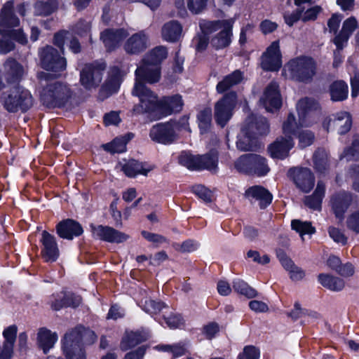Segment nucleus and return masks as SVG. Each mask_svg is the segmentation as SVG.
<instances>
[{"mask_svg": "<svg viewBox=\"0 0 359 359\" xmlns=\"http://www.w3.org/2000/svg\"><path fill=\"white\" fill-rule=\"evenodd\" d=\"M319 109L318 102L312 98L305 97L297 102L299 122H296L293 114L288 115L283 125V131L285 137L278 138L269 147V151L272 158L283 159L288 156L289 151L294 146L291 135H294L300 128L311 126L313 123V114Z\"/></svg>", "mask_w": 359, "mask_h": 359, "instance_id": "nucleus-1", "label": "nucleus"}, {"mask_svg": "<svg viewBox=\"0 0 359 359\" xmlns=\"http://www.w3.org/2000/svg\"><path fill=\"white\" fill-rule=\"evenodd\" d=\"M13 1H8L3 6L0 13V53L6 54L14 48L13 43L8 37L15 39L18 42L25 44L27 43L26 35L19 29H13L18 27L20 21L13 12Z\"/></svg>", "mask_w": 359, "mask_h": 359, "instance_id": "nucleus-2", "label": "nucleus"}, {"mask_svg": "<svg viewBox=\"0 0 359 359\" xmlns=\"http://www.w3.org/2000/svg\"><path fill=\"white\" fill-rule=\"evenodd\" d=\"M50 73L41 72L38 74V79L41 87V100L44 105L48 107H60L70 97V90L66 84L50 81Z\"/></svg>", "mask_w": 359, "mask_h": 359, "instance_id": "nucleus-3", "label": "nucleus"}, {"mask_svg": "<svg viewBox=\"0 0 359 359\" xmlns=\"http://www.w3.org/2000/svg\"><path fill=\"white\" fill-rule=\"evenodd\" d=\"M145 82L147 81L144 79L137 77L135 79L132 94L138 97L140 103L134 106L133 113L136 115L148 114L158 119L161 112L160 100L145 86Z\"/></svg>", "mask_w": 359, "mask_h": 359, "instance_id": "nucleus-4", "label": "nucleus"}, {"mask_svg": "<svg viewBox=\"0 0 359 359\" xmlns=\"http://www.w3.org/2000/svg\"><path fill=\"white\" fill-rule=\"evenodd\" d=\"M167 55V50L163 46L154 48L142 60L135 71V76L149 83L158 82L161 78L160 64L166 58Z\"/></svg>", "mask_w": 359, "mask_h": 359, "instance_id": "nucleus-5", "label": "nucleus"}, {"mask_svg": "<svg viewBox=\"0 0 359 359\" xmlns=\"http://www.w3.org/2000/svg\"><path fill=\"white\" fill-rule=\"evenodd\" d=\"M234 20H220L215 21L203 20L200 22V27L205 35L219 31L210 41L211 46L215 49H222L229 46L231 42L232 27Z\"/></svg>", "mask_w": 359, "mask_h": 359, "instance_id": "nucleus-6", "label": "nucleus"}, {"mask_svg": "<svg viewBox=\"0 0 359 359\" xmlns=\"http://www.w3.org/2000/svg\"><path fill=\"white\" fill-rule=\"evenodd\" d=\"M269 129V124L265 118L254 115L249 116L246 121V126L242 129L243 135L241 136L236 142L238 149L243 151L253 150V140L267 134Z\"/></svg>", "mask_w": 359, "mask_h": 359, "instance_id": "nucleus-7", "label": "nucleus"}, {"mask_svg": "<svg viewBox=\"0 0 359 359\" xmlns=\"http://www.w3.org/2000/svg\"><path fill=\"white\" fill-rule=\"evenodd\" d=\"M316 65L309 57H298L290 60L284 67L283 74L299 81H309L316 74Z\"/></svg>", "mask_w": 359, "mask_h": 359, "instance_id": "nucleus-8", "label": "nucleus"}, {"mask_svg": "<svg viewBox=\"0 0 359 359\" xmlns=\"http://www.w3.org/2000/svg\"><path fill=\"white\" fill-rule=\"evenodd\" d=\"M4 107L11 112L19 110L27 111L33 104V98L31 93L24 88L17 86L12 88L7 95L5 93L2 97Z\"/></svg>", "mask_w": 359, "mask_h": 359, "instance_id": "nucleus-9", "label": "nucleus"}, {"mask_svg": "<svg viewBox=\"0 0 359 359\" xmlns=\"http://www.w3.org/2000/svg\"><path fill=\"white\" fill-rule=\"evenodd\" d=\"M106 65L103 62L87 64L80 73V82L86 90H91L97 88L102 80Z\"/></svg>", "mask_w": 359, "mask_h": 359, "instance_id": "nucleus-10", "label": "nucleus"}, {"mask_svg": "<svg viewBox=\"0 0 359 359\" xmlns=\"http://www.w3.org/2000/svg\"><path fill=\"white\" fill-rule=\"evenodd\" d=\"M179 130L180 126L176 122L158 123L151 128L149 136L154 142L164 144H171L177 139V130Z\"/></svg>", "mask_w": 359, "mask_h": 359, "instance_id": "nucleus-11", "label": "nucleus"}, {"mask_svg": "<svg viewBox=\"0 0 359 359\" xmlns=\"http://www.w3.org/2000/svg\"><path fill=\"white\" fill-rule=\"evenodd\" d=\"M236 104V94L231 92L226 94L215 105V119L218 125L224 127L232 116L233 109Z\"/></svg>", "mask_w": 359, "mask_h": 359, "instance_id": "nucleus-12", "label": "nucleus"}, {"mask_svg": "<svg viewBox=\"0 0 359 359\" xmlns=\"http://www.w3.org/2000/svg\"><path fill=\"white\" fill-rule=\"evenodd\" d=\"M41 64L42 67L54 73H57L66 69V60L59 55L57 51L51 46H46L40 52Z\"/></svg>", "mask_w": 359, "mask_h": 359, "instance_id": "nucleus-13", "label": "nucleus"}, {"mask_svg": "<svg viewBox=\"0 0 359 359\" xmlns=\"http://www.w3.org/2000/svg\"><path fill=\"white\" fill-rule=\"evenodd\" d=\"M63 352L67 359H86V352L81 344V333L71 331L64 338Z\"/></svg>", "mask_w": 359, "mask_h": 359, "instance_id": "nucleus-14", "label": "nucleus"}, {"mask_svg": "<svg viewBox=\"0 0 359 359\" xmlns=\"http://www.w3.org/2000/svg\"><path fill=\"white\" fill-rule=\"evenodd\" d=\"M296 186L302 191L308 193L314 186L315 178L311 170L307 168H294L289 170Z\"/></svg>", "mask_w": 359, "mask_h": 359, "instance_id": "nucleus-15", "label": "nucleus"}, {"mask_svg": "<svg viewBox=\"0 0 359 359\" xmlns=\"http://www.w3.org/2000/svg\"><path fill=\"white\" fill-rule=\"evenodd\" d=\"M262 67L267 71H278L281 65V54L279 42L273 41L262 57Z\"/></svg>", "mask_w": 359, "mask_h": 359, "instance_id": "nucleus-16", "label": "nucleus"}, {"mask_svg": "<svg viewBox=\"0 0 359 359\" xmlns=\"http://www.w3.org/2000/svg\"><path fill=\"white\" fill-rule=\"evenodd\" d=\"M260 102L268 111H273L281 107V95L276 82H271L266 86L260 98Z\"/></svg>", "mask_w": 359, "mask_h": 359, "instance_id": "nucleus-17", "label": "nucleus"}, {"mask_svg": "<svg viewBox=\"0 0 359 359\" xmlns=\"http://www.w3.org/2000/svg\"><path fill=\"white\" fill-rule=\"evenodd\" d=\"M40 241L42 245L41 254L43 259L46 262H55L60 255L55 238L47 231H43Z\"/></svg>", "mask_w": 359, "mask_h": 359, "instance_id": "nucleus-18", "label": "nucleus"}, {"mask_svg": "<svg viewBox=\"0 0 359 359\" xmlns=\"http://www.w3.org/2000/svg\"><path fill=\"white\" fill-rule=\"evenodd\" d=\"M93 236L100 240L110 243H121L126 241L129 236L109 226L99 225L92 226Z\"/></svg>", "mask_w": 359, "mask_h": 359, "instance_id": "nucleus-19", "label": "nucleus"}, {"mask_svg": "<svg viewBox=\"0 0 359 359\" xmlns=\"http://www.w3.org/2000/svg\"><path fill=\"white\" fill-rule=\"evenodd\" d=\"M160 105L161 112L158 119L174 112H180L182 109L184 102L181 95H175L170 97H164L161 99Z\"/></svg>", "mask_w": 359, "mask_h": 359, "instance_id": "nucleus-20", "label": "nucleus"}, {"mask_svg": "<svg viewBox=\"0 0 359 359\" xmlns=\"http://www.w3.org/2000/svg\"><path fill=\"white\" fill-rule=\"evenodd\" d=\"M56 229L60 237L68 240H72L74 236H79L83 233L81 226L70 219L60 222L57 225Z\"/></svg>", "mask_w": 359, "mask_h": 359, "instance_id": "nucleus-21", "label": "nucleus"}, {"mask_svg": "<svg viewBox=\"0 0 359 359\" xmlns=\"http://www.w3.org/2000/svg\"><path fill=\"white\" fill-rule=\"evenodd\" d=\"M352 202L351 195L346 192H340L331 199L332 208L336 217L342 221L344 215Z\"/></svg>", "mask_w": 359, "mask_h": 359, "instance_id": "nucleus-22", "label": "nucleus"}, {"mask_svg": "<svg viewBox=\"0 0 359 359\" xmlns=\"http://www.w3.org/2000/svg\"><path fill=\"white\" fill-rule=\"evenodd\" d=\"M260 156L255 154H248L241 156L234 163L235 168L240 172L249 174L250 171L255 170L259 173L264 172V167L257 168L252 165V163H262Z\"/></svg>", "mask_w": 359, "mask_h": 359, "instance_id": "nucleus-23", "label": "nucleus"}, {"mask_svg": "<svg viewBox=\"0 0 359 359\" xmlns=\"http://www.w3.org/2000/svg\"><path fill=\"white\" fill-rule=\"evenodd\" d=\"M358 27V21L354 17L346 19L341 32L335 36L334 43L339 49H343L352 33Z\"/></svg>", "mask_w": 359, "mask_h": 359, "instance_id": "nucleus-24", "label": "nucleus"}, {"mask_svg": "<svg viewBox=\"0 0 359 359\" xmlns=\"http://www.w3.org/2000/svg\"><path fill=\"white\" fill-rule=\"evenodd\" d=\"M119 165L121 170L129 177H133L137 175H147L152 170L151 166L146 165L144 163L133 159L120 162Z\"/></svg>", "mask_w": 359, "mask_h": 359, "instance_id": "nucleus-25", "label": "nucleus"}, {"mask_svg": "<svg viewBox=\"0 0 359 359\" xmlns=\"http://www.w3.org/2000/svg\"><path fill=\"white\" fill-rule=\"evenodd\" d=\"M128 33L123 29H106L101 33L100 39L106 48L111 50L118 46L127 36Z\"/></svg>", "mask_w": 359, "mask_h": 359, "instance_id": "nucleus-26", "label": "nucleus"}, {"mask_svg": "<svg viewBox=\"0 0 359 359\" xmlns=\"http://www.w3.org/2000/svg\"><path fill=\"white\" fill-rule=\"evenodd\" d=\"M148 45V36L143 32L132 35L125 44V50L129 53H138L143 51Z\"/></svg>", "mask_w": 359, "mask_h": 359, "instance_id": "nucleus-27", "label": "nucleus"}, {"mask_svg": "<svg viewBox=\"0 0 359 359\" xmlns=\"http://www.w3.org/2000/svg\"><path fill=\"white\" fill-rule=\"evenodd\" d=\"M126 72L121 71L118 67H114L110 69L109 75L102 86V89L111 94L117 91L120 86L121 78Z\"/></svg>", "mask_w": 359, "mask_h": 359, "instance_id": "nucleus-28", "label": "nucleus"}, {"mask_svg": "<svg viewBox=\"0 0 359 359\" xmlns=\"http://www.w3.org/2000/svg\"><path fill=\"white\" fill-rule=\"evenodd\" d=\"M329 125L337 130L339 134H345L351 129L352 125L351 117L348 112H339L333 119L329 121Z\"/></svg>", "mask_w": 359, "mask_h": 359, "instance_id": "nucleus-29", "label": "nucleus"}, {"mask_svg": "<svg viewBox=\"0 0 359 359\" xmlns=\"http://www.w3.org/2000/svg\"><path fill=\"white\" fill-rule=\"evenodd\" d=\"M57 340V335L55 332L46 328H41L37 334V344L46 353L53 347Z\"/></svg>", "mask_w": 359, "mask_h": 359, "instance_id": "nucleus-30", "label": "nucleus"}, {"mask_svg": "<svg viewBox=\"0 0 359 359\" xmlns=\"http://www.w3.org/2000/svg\"><path fill=\"white\" fill-rule=\"evenodd\" d=\"M245 194L259 201L261 208H264L269 205L273 198L271 194L268 190L259 186L249 188L245 191Z\"/></svg>", "mask_w": 359, "mask_h": 359, "instance_id": "nucleus-31", "label": "nucleus"}, {"mask_svg": "<svg viewBox=\"0 0 359 359\" xmlns=\"http://www.w3.org/2000/svg\"><path fill=\"white\" fill-rule=\"evenodd\" d=\"M182 27L177 21L172 20L165 23L161 29L162 37L167 41H176L182 36Z\"/></svg>", "mask_w": 359, "mask_h": 359, "instance_id": "nucleus-32", "label": "nucleus"}, {"mask_svg": "<svg viewBox=\"0 0 359 359\" xmlns=\"http://www.w3.org/2000/svg\"><path fill=\"white\" fill-rule=\"evenodd\" d=\"M6 79L8 82L15 83L18 81L23 76L25 71L23 67L13 59H8L4 64Z\"/></svg>", "mask_w": 359, "mask_h": 359, "instance_id": "nucleus-33", "label": "nucleus"}, {"mask_svg": "<svg viewBox=\"0 0 359 359\" xmlns=\"http://www.w3.org/2000/svg\"><path fill=\"white\" fill-rule=\"evenodd\" d=\"M325 192V184L322 181H318L313 194L305 198V205L313 210H320Z\"/></svg>", "mask_w": 359, "mask_h": 359, "instance_id": "nucleus-34", "label": "nucleus"}, {"mask_svg": "<svg viewBox=\"0 0 359 359\" xmlns=\"http://www.w3.org/2000/svg\"><path fill=\"white\" fill-rule=\"evenodd\" d=\"M243 79V73L239 70H236L231 74L225 76L217 85V91L219 93H223L231 87L240 83Z\"/></svg>", "mask_w": 359, "mask_h": 359, "instance_id": "nucleus-35", "label": "nucleus"}, {"mask_svg": "<svg viewBox=\"0 0 359 359\" xmlns=\"http://www.w3.org/2000/svg\"><path fill=\"white\" fill-rule=\"evenodd\" d=\"M348 88L343 81L333 82L330 87L331 99L333 101H342L347 98Z\"/></svg>", "mask_w": 359, "mask_h": 359, "instance_id": "nucleus-36", "label": "nucleus"}, {"mask_svg": "<svg viewBox=\"0 0 359 359\" xmlns=\"http://www.w3.org/2000/svg\"><path fill=\"white\" fill-rule=\"evenodd\" d=\"M318 280L323 287L332 291H340L345 286L344 281L342 279L327 274H320Z\"/></svg>", "mask_w": 359, "mask_h": 359, "instance_id": "nucleus-37", "label": "nucleus"}, {"mask_svg": "<svg viewBox=\"0 0 359 359\" xmlns=\"http://www.w3.org/2000/svg\"><path fill=\"white\" fill-rule=\"evenodd\" d=\"M218 154L211 151L209 154L200 156L199 167L201 170H208L211 172L217 170Z\"/></svg>", "mask_w": 359, "mask_h": 359, "instance_id": "nucleus-38", "label": "nucleus"}, {"mask_svg": "<svg viewBox=\"0 0 359 359\" xmlns=\"http://www.w3.org/2000/svg\"><path fill=\"white\" fill-rule=\"evenodd\" d=\"M314 168L318 172L323 173L329 168L328 154L325 149H318L313 156Z\"/></svg>", "mask_w": 359, "mask_h": 359, "instance_id": "nucleus-39", "label": "nucleus"}, {"mask_svg": "<svg viewBox=\"0 0 359 359\" xmlns=\"http://www.w3.org/2000/svg\"><path fill=\"white\" fill-rule=\"evenodd\" d=\"M58 8L57 0L40 1L35 4L34 11L36 15H48L55 12Z\"/></svg>", "mask_w": 359, "mask_h": 359, "instance_id": "nucleus-40", "label": "nucleus"}, {"mask_svg": "<svg viewBox=\"0 0 359 359\" xmlns=\"http://www.w3.org/2000/svg\"><path fill=\"white\" fill-rule=\"evenodd\" d=\"M128 139L123 137L116 138L111 142L104 144L103 147L106 151L111 154L124 152L126 150L127 142L133 137V135L128 134Z\"/></svg>", "mask_w": 359, "mask_h": 359, "instance_id": "nucleus-41", "label": "nucleus"}, {"mask_svg": "<svg viewBox=\"0 0 359 359\" xmlns=\"http://www.w3.org/2000/svg\"><path fill=\"white\" fill-rule=\"evenodd\" d=\"M81 302V298L80 296L68 293L64 294L63 299L60 302L56 300L55 302H53L51 306L55 310H59L63 306L76 307Z\"/></svg>", "mask_w": 359, "mask_h": 359, "instance_id": "nucleus-42", "label": "nucleus"}, {"mask_svg": "<svg viewBox=\"0 0 359 359\" xmlns=\"http://www.w3.org/2000/svg\"><path fill=\"white\" fill-rule=\"evenodd\" d=\"M200 156L188 152H182L179 156V163L191 170H200Z\"/></svg>", "mask_w": 359, "mask_h": 359, "instance_id": "nucleus-43", "label": "nucleus"}, {"mask_svg": "<svg viewBox=\"0 0 359 359\" xmlns=\"http://www.w3.org/2000/svg\"><path fill=\"white\" fill-rule=\"evenodd\" d=\"M155 348L160 351L170 353L172 354L174 358L180 357L184 355L187 351L186 344L183 343L159 344L156 346Z\"/></svg>", "mask_w": 359, "mask_h": 359, "instance_id": "nucleus-44", "label": "nucleus"}, {"mask_svg": "<svg viewBox=\"0 0 359 359\" xmlns=\"http://www.w3.org/2000/svg\"><path fill=\"white\" fill-rule=\"evenodd\" d=\"M146 338L139 332H130L126 334L121 342V348L126 351L140 342L144 341Z\"/></svg>", "mask_w": 359, "mask_h": 359, "instance_id": "nucleus-45", "label": "nucleus"}, {"mask_svg": "<svg viewBox=\"0 0 359 359\" xmlns=\"http://www.w3.org/2000/svg\"><path fill=\"white\" fill-rule=\"evenodd\" d=\"M233 288L235 292L248 298H253L257 294L255 289L250 287L245 282L241 279H236L233 281Z\"/></svg>", "mask_w": 359, "mask_h": 359, "instance_id": "nucleus-46", "label": "nucleus"}, {"mask_svg": "<svg viewBox=\"0 0 359 359\" xmlns=\"http://www.w3.org/2000/svg\"><path fill=\"white\" fill-rule=\"evenodd\" d=\"M291 226L292 229L295 230L297 233H299L302 240L304 239L303 236L305 234H313L315 232V229L311 226V222H302L298 219L292 220L291 222Z\"/></svg>", "mask_w": 359, "mask_h": 359, "instance_id": "nucleus-47", "label": "nucleus"}, {"mask_svg": "<svg viewBox=\"0 0 359 359\" xmlns=\"http://www.w3.org/2000/svg\"><path fill=\"white\" fill-rule=\"evenodd\" d=\"M198 126L201 133H206L210 127L212 121V110L210 108L200 111L198 115Z\"/></svg>", "mask_w": 359, "mask_h": 359, "instance_id": "nucleus-48", "label": "nucleus"}, {"mask_svg": "<svg viewBox=\"0 0 359 359\" xmlns=\"http://www.w3.org/2000/svg\"><path fill=\"white\" fill-rule=\"evenodd\" d=\"M140 306L142 309L150 315H156L158 313L165 305L162 302H156L151 299L141 300Z\"/></svg>", "mask_w": 359, "mask_h": 359, "instance_id": "nucleus-49", "label": "nucleus"}, {"mask_svg": "<svg viewBox=\"0 0 359 359\" xmlns=\"http://www.w3.org/2000/svg\"><path fill=\"white\" fill-rule=\"evenodd\" d=\"M348 71L350 74H354L351 78V96L355 97L359 95V72H355V68L351 64V60H348Z\"/></svg>", "mask_w": 359, "mask_h": 359, "instance_id": "nucleus-50", "label": "nucleus"}, {"mask_svg": "<svg viewBox=\"0 0 359 359\" xmlns=\"http://www.w3.org/2000/svg\"><path fill=\"white\" fill-rule=\"evenodd\" d=\"M299 147L304 148L312 144L314 140L313 133L308 130H302L299 133Z\"/></svg>", "mask_w": 359, "mask_h": 359, "instance_id": "nucleus-51", "label": "nucleus"}, {"mask_svg": "<svg viewBox=\"0 0 359 359\" xmlns=\"http://www.w3.org/2000/svg\"><path fill=\"white\" fill-rule=\"evenodd\" d=\"M358 149L359 140L358 138H355L353 140L351 147L344 151L342 158H346L347 161L357 160L358 157Z\"/></svg>", "mask_w": 359, "mask_h": 359, "instance_id": "nucleus-52", "label": "nucleus"}, {"mask_svg": "<svg viewBox=\"0 0 359 359\" xmlns=\"http://www.w3.org/2000/svg\"><path fill=\"white\" fill-rule=\"evenodd\" d=\"M72 331H79L81 333V344H90L95 342L97 337L94 332L84 327H77Z\"/></svg>", "mask_w": 359, "mask_h": 359, "instance_id": "nucleus-53", "label": "nucleus"}, {"mask_svg": "<svg viewBox=\"0 0 359 359\" xmlns=\"http://www.w3.org/2000/svg\"><path fill=\"white\" fill-rule=\"evenodd\" d=\"M346 226L351 231L359 233V210L351 212L346 218Z\"/></svg>", "mask_w": 359, "mask_h": 359, "instance_id": "nucleus-54", "label": "nucleus"}, {"mask_svg": "<svg viewBox=\"0 0 359 359\" xmlns=\"http://www.w3.org/2000/svg\"><path fill=\"white\" fill-rule=\"evenodd\" d=\"M18 328L16 325H11L6 327L3 332V336L4 337V344L13 346L15 341Z\"/></svg>", "mask_w": 359, "mask_h": 359, "instance_id": "nucleus-55", "label": "nucleus"}, {"mask_svg": "<svg viewBox=\"0 0 359 359\" xmlns=\"http://www.w3.org/2000/svg\"><path fill=\"white\" fill-rule=\"evenodd\" d=\"M328 233L330 238L336 243L345 245L347 243V238L344 233L338 228L330 226L328 229Z\"/></svg>", "mask_w": 359, "mask_h": 359, "instance_id": "nucleus-56", "label": "nucleus"}, {"mask_svg": "<svg viewBox=\"0 0 359 359\" xmlns=\"http://www.w3.org/2000/svg\"><path fill=\"white\" fill-rule=\"evenodd\" d=\"M207 1L208 0H187V4L192 13L198 14L205 9Z\"/></svg>", "mask_w": 359, "mask_h": 359, "instance_id": "nucleus-57", "label": "nucleus"}, {"mask_svg": "<svg viewBox=\"0 0 359 359\" xmlns=\"http://www.w3.org/2000/svg\"><path fill=\"white\" fill-rule=\"evenodd\" d=\"M198 247V243L193 240H187L182 243H175L174 248L183 252H191L196 250Z\"/></svg>", "mask_w": 359, "mask_h": 359, "instance_id": "nucleus-58", "label": "nucleus"}, {"mask_svg": "<svg viewBox=\"0 0 359 359\" xmlns=\"http://www.w3.org/2000/svg\"><path fill=\"white\" fill-rule=\"evenodd\" d=\"M194 192L205 202H210L212 201V191L202 185H197L194 187Z\"/></svg>", "mask_w": 359, "mask_h": 359, "instance_id": "nucleus-59", "label": "nucleus"}, {"mask_svg": "<svg viewBox=\"0 0 359 359\" xmlns=\"http://www.w3.org/2000/svg\"><path fill=\"white\" fill-rule=\"evenodd\" d=\"M259 350L252 346H245L243 351L238 355V359H259Z\"/></svg>", "mask_w": 359, "mask_h": 359, "instance_id": "nucleus-60", "label": "nucleus"}, {"mask_svg": "<svg viewBox=\"0 0 359 359\" xmlns=\"http://www.w3.org/2000/svg\"><path fill=\"white\" fill-rule=\"evenodd\" d=\"M142 236L148 241L158 245L167 241V239L159 234L153 233L146 231L142 232Z\"/></svg>", "mask_w": 359, "mask_h": 359, "instance_id": "nucleus-61", "label": "nucleus"}, {"mask_svg": "<svg viewBox=\"0 0 359 359\" xmlns=\"http://www.w3.org/2000/svg\"><path fill=\"white\" fill-rule=\"evenodd\" d=\"M165 325L170 328H177L183 324V320L180 315L173 314L168 317H163Z\"/></svg>", "mask_w": 359, "mask_h": 359, "instance_id": "nucleus-62", "label": "nucleus"}, {"mask_svg": "<svg viewBox=\"0 0 359 359\" xmlns=\"http://www.w3.org/2000/svg\"><path fill=\"white\" fill-rule=\"evenodd\" d=\"M247 256L248 258H251L255 262L260 264H266L270 262V258L267 255L261 256L260 254L255 250H249L247 253Z\"/></svg>", "mask_w": 359, "mask_h": 359, "instance_id": "nucleus-63", "label": "nucleus"}, {"mask_svg": "<svg viewBox=\"0 0 359 359\" xmlns=\"http://www.w3.org/2000/svg\"><path fill=\"white\" fill-rule=\"evenodd\" d=\"M219 330V325L217 323H210L203 327V332L207 339H211L215 337Z\"/></svg>", "mask_w": 359, "mask_h": 359, "instance_id": "nucleus-64", "label": "nucleus"}]
</instances>
